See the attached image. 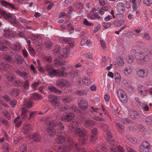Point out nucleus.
<instances>
[{
	"label": "nucleus",
	"instance_id": "c85d7f7f",
	"mask_svg": "<svg viewBox=\"0 0 152 152\" xmlns=\"http://www.w3.org/2000/svg\"><path fill=\"white\" fill-rule=\"evenodd\" d=\"M130 3L132 4V9L134 11L137 10L138 7V4L137 0H130Z\"/></svg>",
	"mask_w": 152,
	"mask_h": 152
},
{
	"label": "nucleus",
	"instance_id": "f8f14e48",
	"mask_svg": "<svg viewBox=\"0 0 152 152\" xmlns=\"http://www.w3.org/2000/svg\"><path fill=\"white\" fill-rule=\"evenodd\" d=\"M136 74L139 77L144 78L148 74V69L146 68L143 69H136Z\"/></svg>",
	"mask_w": 152,
	"mask_h": 152
},
{
	"label": "nucleus",
	"instance_id": "39448f33",
	"mask_svg": "<svg viewBox=\"0 0 152 152\" xmlns=\"http://www.w3.org/2000/svg\"><path fill=\"white\" fill-rule=\"evenodd\" d=\"M131 55H129L127 59V62L131 63L136 59L139 63L142 64L144 61H147L149 57L147 53L142 52L141 53L137 52L136 50L132 48L131 51Z\"/></svg>",
	"mask_w": 152,
	"mask_h": 152
},
{
	"label": "nucleus",
	"instance_id": "8fccbe9b",
	"mask_svg": "<svg viewBox=\"0 0 152 152\" xmlns=\"http://www.w3.org/2000/svg\"><path fill=\"white\" fill-rule=\"evenodd\" d=\"M52 46L51 42L49 41H47L45 43V46L48 49H50Z\"/></svg>",
	"mask_w": 152,
	"mask_h": 152
},
{
	"label": "nucleus",
	"instance_id": "c756f323",
	"mask_svg": "<svg viewBox=\"0 0 152 152\" xmlns=\"http://www.w3.org/2000/svg\"><path fill=\"white\" fill-rule=\"evenodd\" d=\"M21 111H22V112L21 116L22 118L23 119L26 118L27 117V112L26 108L25 107H22Z\"/></svg>",
	"mask_w": 152,
	"mask_h": 152
},
{
	"label": "nucleus",
	"instance_id": "5fc2aeb1",
	"mask_svg": "<svg viewBox=\"0 0 152 152\" xmlns=\"http://www.w3.org/2000/svg\"><path fill=\"white\" fill-rule=\"evenodd\" d=\"M29 82L28 80H26L24 81L23 87L25 90H28L29 88Z\"/></svg>",
	"mask_w": 152,
	"mask_h": 152
},
{
	"label": "nucleus",
	"instance_id": "c9c22d12",
	"mask_svg": "<svg viewBox=\"0 0 152 152\" xmlns=\"http://www.w3.org/2000/svg\"><path fill=\"white\" fill-rule=\"evenodd\" d=\"M31 38L32 41H38L42 39V37L40 35L34 34L31 36Z\"/></svg>",
	"mask_w": 152,
	"mask_h": 152
},
{
	"label": "nucleus",
	"instance_id": "7c9ffc66",
	"mask_svg": "<svg viewBox=\"0 0 152 152\" xmlns=\"http://www.w3.org/2000/svg\"><path fill=\"white\" fill-rule=\"evenodd\" d=\"M14 123L16 127H18L21 124L22 121L20 119V116L17 117L14 120Z\"/></svg>",
	"mask_w": 152,
	"mask_h": 152
},
{
	"label": "nucleus",
	"instance_id": "79ce46f5",
	"mask_svg": "<svg viewBox=\"0 0 152 152\" xmlns=\"http://www.w3.org/2000/svg\"><path fill=\"white\" fill-rule=\"evenodd\" d=\"M8 49V47L4 45L3 42L0 41V50L5 51H7Z\"/></svg>",
	"mask_w": 152,
	"mask_h": 152
},
{
	"label": "nucleus",
	"instance_id": "13d9d810",
	"mask_svg": "<svg viewBox=\"0 0 152 152\" xmlns=\"http://www.w3.org/2000/svg\"><path fill=\"white\" fill-rule=\"evenodd\" d=\"M105 148L103 146H98L97 148V152H102V151L105 152Z\"/></svg>",
	"mask_w": 152,
	"mask_h": 152
},
{
	"label": "nucleus",
	"instance_id": "6ab92c4d",
	"mask_svg": "<svg viewBox=\"0 0 152 152\" xmlns=\"http://www.w3.org/2000/svg\"><path fill=\"white\" fill-rule=\"evenodd\" d=\"M123 86L126 89H131L132 91L134 90V87L132 86L131 82L127 80H124L122 83Z\"/></svg>",
	"mask_w": 152,
	"mask_h": 152
},
{
	"label": "nucleus",
	"instance_id": "de8ad7c7",
	"mask_svg": "<svg viewBox=\"0 0 152 152\" xmlns=\"http://www.w3.org/2000/svg\"><path fill=\"white\" fill-rule=\"evenodd\" d=\"M23 128L25 130V131L27 132H28L31 129L30 125L27 124H25L23 126Z\"/></svg>",
	"mask_w": 152,
	"mask_h": 152
},
{
	"label": "nucleus",
	"instance_id": "9b49d317",
	"mask_svg": "<svg viewBox=\"0 0 152 152\" xmlns=\"http://www.w3.org/2000/svg\"><path fill=\"white\" fill-rule=\"evenodd\" d=\"M70 83L65 80H58L56 81V85L62 88L64 87L67 88L70 85Z\"/></svg>",
	"mask_w": 152,
	"mask_h": 152
},
{
	"label": "nucleus",
	"instance_id": "1a4fd4ad",
	"mask_svg": "<svg viewBox=\"0 0 152 152\" xmlns=\"http://www.w3.org/2000/svg\"><path fill=\"white\" fill-rule=\"evenodd\" d=\"M105 131V133L107 135V138L108 142L110 144H112V148H110L111 152H117L116 151V146L115 145H114L113 144L114 140L112 139V136L111 133L107 129Z\"/></svg>",
	"mask_w": 152,
	"mask_h": 152
},
{
	"label": "nucleus",
	"instance_id": "a18cd8bd",
	"mask_svg": "<svg viewBox=\"0 0 152 152\" xmlns=\"http://www.w3.org/2000/svg\"><path fill=\"white\" fill-rule=\"evenodd\" d=\"M121 122L122 123L125 124H130L132 123V121L128 118H123L121 120Z\"/></svg>",
	"mask_w": 152,
	"mask_h": 152
},
{
	"label": "nucleus",
	"instance_id": "0e129e2a",
	"mask_svg": "<svg viewBox=\"0 0 152 152\" xmlns=\"http://www.w3.org/2000/svg\"><path fill=\"white\" fill-rule=\"evenodd\" d=\"M31 70L32 71L33 73L35 74H37V71L36 69L34 67L33 64H31L30 67Z\"/></svg>",
	"mask_w": 152,
	"mask_h": 152
},
{
	"label": "nucleus",
	"instance_id": "4d7b16f0",
	"mask_svg": "<svg viewBox=\"0 0 152 152\" xmlns=\"http://www.w3.org/2000/svg\"><path fill=\"white\" fill-rule=\"evenodd\" d=\"M145 122L148 124H150L152 122V116H148L146 118Z\"/></svg>",
	"mask_w": 152,
	"mask_h": 152
},
{
	"label": "nucleus",
	"instance_id": "bb28decb",
	"mask_svg": "<svg viewBox=\"0 0 152 152\" xmlns=\"http://www.w3.org/2000/svg\"><path fill=\"white\" fill-rule=\"evenodd\" d=\"M91 42V41L87 37H85L83 38L80 41V45H83L85 44H89Z\"/></svg>",
	"mask_w": 152,
	"mask_h": 152
},
{
	"label": "nucleus",
	"instance_id": "2eb2a0df",
	"mask_svg": "<svg viewBox=\"0 0 152 152\" xmlns=\"http://www.w3.org/2000/svg\"><path fill=\"white\" fill-rule=\"evenodd\" d=\"M78 105L79 107L83 110H86L88 108V102L82 99L79 100Z\"/></svg>",
	"mask_w": 152,
	"mask_h": 152
},
{
	"label": "nucleus",
	"instance_id": "bf43d9fd",
	"mask_svg": "<svg viewBox=\"0 0 152 152\" xmlns=\"http://www.w3.org/2000/svg\"><path fill=\"white\" fill-rule=\"evenodd\" d=\"M7 77L8 80L9 81L14 82V79H15V78L11 76L10 74H8Z\"/></svg>",
	"mask_w": 152,
	"mask_h": 152
},
{
	"label": "nucleus",
	"instance_id": "7ed1b4c3",
	"mask_svg": "<svg viewBox=\"0 0 152 152\" xmlns=\"http://www.w3.org/2000/svg\"><path fill=\"white\" fill-rule=\"evenodd\" d=\"M60 40L62 43L66 45H65L66 47L63 48L62 49L63 54L64 55L60 54V50L61 48L58 45H56L55 46L54 49L53 50V53L56 55L59 54V57L60 58H65L64 55L67 56L71 55V51L69 48V47L72 48L75 45L74 42L69 38H65L62 37Z\"/></svg>",
	"mask_w": 152,
	"mask_h": 152
},
{
	"label": "nucleus",
	"instance_id": "603ef678",
	"mask_svg": "<svg viewBox=\"0 0 152 152\" xmlns=\"http://www.w3.org/2000/svg\"><path fill=\"white\" fill-rule=\"evenodd\" d=\"M142 31V29L141 27H138L135 28L134 30V32L137 34H134L135 36H137L138 34L140 33Z\"/></svg>",
	"mask_w": 152,
	"mask_h": 152
},
{
	"label": "nucleus",
	"instance_id": "2f4dec72",
	"mask_svg": "<svg viewBox=\"0 0 152 152\" xmlns=\"http://www.w3.org/2000/svg\"><path fill=\"white\" fill-rule=\"evenodd\" d=\"M4 34L6 37L10 38L12 36V30L9 28L5 29L4 30Z\"/></svg>",
	"mask_w": 152,
	"mask_h": 152
},
{
	"label": "nucleus",
	"instance_id": "f704fd0d",
	"mask_svg": "<svg viewBox=\"0 0 152 152\" xmlns=\"http://www.w3.org/2000/svg\"><path fill=\"white\" fill-rule=\"evenodd\" d=\"M0 122L1 124L7 127H8L10 126V124L6 119L3 118H0Z\"/></svg>",
	"mask_w": 152,
	"mask_h": 152
},
{
	"label": "nucleus",
	"instance_id": "423d86ee",
	"mask_svg": "<svg viewBox=\"0 0 152 152\" xmlns=\"http://www.w3.org/2000/svg\"><path fill=\"white\" fill-rule=\"evenodd\" d=\"M71 141L68 142L69 143L70 146H69V144L66 145H63L62 146H59L57 150L59 152H68L70 151V149L72 148H74L75 150H76L78 152H86L85 150L83 149L78 148V145L77 143H74L73 141Z\"/></svg>",
	"mask_w": 152,
	"mask_h": 152
},
{
	"label": "nucleus",
	"instance_id": "a19ab883",
	"mask_svg": "<svg viewBox=\"0 0 152 152\" xmlns=\"http://www.w3.org/2000/svg\"><path fill=\"white\" fill-rule=\"evenodd\" d=\"M20 152H28L26 144H22L20 148Z\"/></svg>",
	"mask_w": 152,
	"mask_h": 152
},
{
	"label": "nucleus",
	"instance_id": "f257e3e1",
	"mask_svg": "<svg viewBox=\"0 0 152 152\" xmlns=\"http://www.w3.org/2000/svg\"><path fill=\"white\" fill-rule=\"evenodd\" d=\"M48 99L51 100L50 102L55 107H58V110L60 111H64L68 113L67 112H70L69 113L63 114L61 116V120L64 121H70L74 118V114L72 112H75L77 113L79 110L78 108L75 105H71L70 107L67 106L66 107H63L60 102H58V98L57 96L53 95H50L48 96Z\"/></svg>",
	"mask_w": 152,
	"mask_h": 152
},
{
	"label": "nucleus",
	"instance_id": "680f3d73",
	"mask_svg": "<svg viewBox=\"0 0 152 152\" xmlns=\"http://www.w3.org/2000/svg\"><path fill=\"white\" fill-rule=\"evenodd\" d=\"M83 83L86 85H89L90 84V80L87 78H85L83 80Z\"/></svg>",
	"mask_w": 152,
	"mask_h": 152
},
{
	"label": "nucleus",
	"instance_id": "49530a36",
	"mask_svg": "<svg viewBox=\"0 0 152 152\" xmlns=\"http://www.w3.org/2000/svg\"><path fill=\"white\" fill-rule=\"evenodd\" d=\"M144 87L142 86H139L138 87V92L142 95L144 96L146 95V94L143 92V90Z\"/></svg>",
	"mask_w": 152,
	"mask_h": 152
},
{
	"label": "nucleus",
	"instance_id": "69168bd1",
	"mask_svg": "<svg viewBox=\"0 0 152 152\" xmlns=\"http://www.w3.org/2000/svg\"><path fill=\"white\" fill-rule=\"evenodd\" d=\"M53 69L52 66L50 64H47L45 67V70L47 71H48L49 72Z\"/></svg>",
	"mask_w": 152,
	"mask_h": 152
},
{
	"label": "nucleus",
	"instance_id": "f03ea898",
	"mask_svg": "<svg viewBox=\"0 0 152 152\" xmlns=\"http://www.w3.org/2000/svg\"><path fill=\"white\" fill-rule=\"evenodd\" d=\"M48 127L47 130L48 132V134L50 137H53L54 135L58 136L56 139V142L59 143H62L64 142H69L72 140V138H70L64 132L62 133L59 129H56L54 130L53 128V126H57L59 129L62 130L64 129V124L61 123L59 122L58 124L56 120H53L51 121L48 122L47 123Z\"/></svg>",
	"mask_w": 152,
	"mask_h": 152
},
{
	"label": "nucleus",
	"instance_id": "4be33fe9",
	"mask_svg": "<svg viewBox=\"0 0 152 152\" xmlns=\"http://www.w3.org/2000/svg\"><path fill=\"white\" fill-rule=\"evenodd\" d=\"M30 138L33 139L35 142H39L41 139V137L37 133H35L33 134L29 135Z\"/></svg>",
	"mask_w": 152,
	"mask_h": 152
},
{
	"label": "nucleus",
	"instance_id": "473e14b6",
	"mask_svg": "<svg viewBox=\"0 0 152 152\" xmlns=\"http://www.w3.org/2000/svg\"><path fill=\"white\" fill-rule=\"evenodd\" d=\"M31 98L35 100H39L41 99H42V97L41 95L37 93H33L31 95Z\"/></svg>",
	"mask_w": 152,
	"mask_h": 152
},
{
	"label": "nucleus",
	"instance_id": "20e7f679",
	"mask_svg": "<svg viewBox=\"0 0 152 152\" xmlns=\"http://www.w3.org/2000/svg\"><path fill=\"white\" fill-rule=\"evenodd\" d=\"M78 123L75 121L71 122L68 125L69 129L71 132H73L76 135L83 137L80 140V145L85 144L88 140V137L86 136V130L82 127L78 126Z\"/></svg>",
	"mask_w": 152,
	"mask_h": 152
},
{
	"label": "nucleus",
	"instance_id": "e433bc0d",
	"mask_svg": "<svg viewBox=\"0 0 152 152\" xmlns=\"http://www.w3.org/2000/svg\"><path fill=\"white\" fill-rule=\"evenodd\" d=\"M3 58L5 60L8 62H11L12 61V59L11 56L8 54H5L3 55Z\"/></svg>",
	"mask_w": 152,
	"mask_h": 152
},
{
	"label": "nucleus",
	"instance_id": "393cba45",
	"mask_svg": "<svg viewBox=\"0 0 152 152\" xmlns=\"http://www.w3.org/2000/svg\"><path fill=\"white\" fill-rule=\"evenodd\" d=\"M48 89L50 91L54 93L61 94L62 91L55 87L52 86H49L48 87Z\"/></svg>",
	"mask_w": 152,
	"mask_h": 152
},
{
	"label": "nucleus",
	"instance_id": "ea45409f",
	"mask_svg": "<svg viewBox=\"0 0 152 152\" xmlns=\"http://www.w3.org/2000/svg\"><path fill=\"white\" fill-rule=\"evenodd\" d=\"M88 16L89 18H91L92 19H96L100 18V16L97 13H94L91 15L88 14Z\"/></svg>",
	"mask_w": 152,
	"mask_h": 152
},
{
	"label": "nucleus",
	"instance_id": "a878e982",
	"mask_svg": "<svg viewBox=\"0 0 152 152\" xmlns=\"http://www.w3.org/2000/svg\"><path fill=\"white\" fill-rule=\"evenodd\" d=\"M124 72V74L127 76H129L132 73V68L129 66H127L123 68Z\"/></svg>",
	"mask_w": 152,
	"mask_h": 152
},
{
	"label": "nucleus",
	"instance_id": "0eeeda50",
	"mask_svg": "<svg viewBox=\"0 0 152 152\" xmlns=\"http://www.w3.org/2000/svg\"><path fill=\"white\" fill-rule=\"evenodd\" d=\"M1 14L5 19L11 24H13L16 23V17L13 14L7 13L4 11L1 12Z\"/></svg>",
	"mask_w": 152,
	"mask_h": 152
},
{
	"label": "nucleus",
	"instance_id": "5701e85b",
	"mask_svg": "<svg viewBox=\"0 0 152 152\" xmlns=\"http://www.w3.org/2000/svg\"><path fill=\"white\" fill-rule=\"evenodd\" d=\"M91 132L92 134L91 135L90 138V140L91 142H94L96 139L95 135H97L98 132L97 129L94 128L91 130Z\"/></svg>",
	"mask_w": 152,
	"mask_h": 152
},
{
	"label": "nucleus",
	"instance_id": "a211bd4d",
	"mask_svg": "<svg viewBox=\"0 0 152 152\" xmlns=\"http://www.w3.org/2000/svg\"><path fill=\"white\" fill-rule=\"evenodd\" d=\"M116 9L118 13H124L125 12V9L124 4L122 2H119L116 1Z\"/></svg>",
	"mask_w": 152,
	"mask_h": 152
},
{
	"label": "nucleus",
	"instance_id": "6e6552de",
	"mask_svg": "<svg viewBox=\"0 0 152 152\" xmlns=\"http://www.w3.org/2000/svg\"><path fill=\"white\" fill-rule=\"evenodd\" d=\"M117 94L119 99L122 102L126 103L127 102L128 99L124 91L119 89L117 91Z\"/></svg>",
	"mask_w": 152,
	"mask_h": 152
},
{
	"label": "nucleus",
	"instance_id": "864d4df0",
	"mask_svg": "<svg viewBox=\"0 0 152 152\" xmlns=\"http://www.w3.org/2000/svg\"><path fill=\"white\" fill-rule=\"evenodd\" d=\"M28 50L31 55L34 56L35 55V50L31 47L28 48Z\"/></svg>",
	"mask_w": 152,
	"mask_h": 152
},
{
	"label": "nucleus",
	"instance_id": "72a5a7b5",
	"mask_svg": "<svg viewBox=\"0 0 152 152\" xmlns=\"http://www.w3.org/2000/svg\"><path fill=\"white\" fill-rule=\"evenodd\" d=\"M73 98L70 96H65L62 98V101L65 103H69L72 100Z\"/></svg>",
	"mask_w": 152,
	"mask_h": 152
},
{
	"label": "nucleus",
	"instance_id": "b1692460",
	"mask_svg": "<svg viewBox=\"0 0 152 152\" xmlns=\"http://www.w3.org/2000/svg\"><path fill=\"white\" fill-rule=\"evenodd\" d=\"M6 7H10L12 9H15L14 5L4 0H0V4Z\"/></svg>",
	"mask_w": 152,
	"mask_h": 152
},
{
	"label": "nucleus",
	"instance_id": "9d476101",
	"mask_svg": "<svg viewBox=\"0 0 152 152\" xmlns=\"http://www.w3.org/2000/svg\"><path fill=\"white\" fill-rule=\"evenodd\" d=\"M151 146L147 141L142 142L139 147V150L141 152H148L151 149Z\"/></svg>",
	"mask_w": 152,
	"mask_h": 152
},
{
	"label": "nucleus",
	"instance_id": "ddd939ff",
	"mask_svg": "<svg viewBox=\"0 0 152 152\" xmlns=\"http://www.w3.org/2000/svg\"><path fill=\"white\" fill-rule=\"evenodd\" d=\"M0 71L3 72V71L8 69L10 71H12L13 67L10 64H7L6 62H1L0 63Z\"/></svg>",
	"mask_w": 152,
	"mask_h": 152
},
{
	"label": "nucleus",
	"instance_id": "4c0bfd02",
	"mask_svg": "<svg viewBox=\"0 0 152 152\" xmlns=\"http://www.w3.org/2000/svg\"><path fill=\"white\" fill-rule=\"evenodd\" d=\"M139 104L141 109L145 111H148L149 110L148 106L146 104L140 103Z\"/></svg>",
	"mask_w": 152,
	"mask_h": 152
},
{
	"label": "nucleus",
	"instance_id": "f3484780",
	"mask_svg": "<svg viewBox=\"0 0 152 152\" xmlns=\"http://www.w3.org/2000/svg\"><path fill=\"white\" fill-rule=\"evenodd\" d=\"M48 73L49 76L51 77L55 76L58 77H63V72H59L58 69H53L49 72Z\"/></svg>",
	"mask_w": 152,
	"mask_h": 152
},
{
	"label": "nucleus",
	"instance_id": "e2e57ef3",
	"mask_svg": "<svg viewBox=\"0 0 152 152\" xmlns=\"http://www.w3.org/2000/svg\"><path fill=\"white\" fill-rule=\"evenodd\" d=\"M93 119L95 120L100 121H105V119L104 118H101L98 116L94 117L93 118Z\"/></svg>",
	"mask_w": 152,
	"mask_h": 152
},
{
	"label": "nucleus",
	"instance_id": "4468645a",
	"mask_svg": "<svg viewBox=\"0 0 152 152\" xmlns=\"http://www.w3.org/2000/svg\"><path fill=\"white\" fill-rule=\"evenodd\" d=\"M94 122L92 120L88 118L85 119L84 121V125L86 128L90 129L95 125Z\"/></svg>",
	"mask_w": 152,
	"mask_h": 152
},
{
	"label": "nucleus",
	"instance_id": "cd10ccee",
	"mask_svg": "<svg viewBox=\"0 0 152 152\" xmlns=\"http://www.w3.org/2000/svg\"><path fill=\"white\" fill-rule=\"evenodd\" d=\"M15 62L18 64H21L23 61L22 57L19 55H16L15 56Z\"/></svg>",
	"mask_w": 152,
	"mask_h": 152
},
{
	"label": "nucleus",
	"instance_id": "aec40b11",
	"mask_svg": "<svg viewBox=\"0 0 152 152\" xmlns=\"http://www.w3.org/2000/svg\"><path fill=\"white\" fill-rule=\"evenodd\" d=\"M129 116L131 119H134L139 118V115L135 110L131 109L129 110Z\"/></svg>",
	"mask_w": 152,
	"mask_h": 152
},
{
	"label": "nucleus",
	"instance_id": "c03bdc74",
	"mask_svg": "<svg viewBox=\"0 0 152 152\" xmlns=\"http://www.w3.org/2000/svg\"><path fill=\"white\" fill-rule=\"evenodd\" d=\"M117 61L118 65L121 66H123L125 63L123 59L121 57L118 58Z\"/></svg>",
	"mask_w": 152,
	"mask_h": 152
},
{
	"label": "nucleus",
	"instance_id": "338daca9",
	"mask_svg": "<svg viewBox=\"0 0 152 152\" xmlns=\"http://www.w3.org/2000/svg\"><path fill=\"white\" fill-rule=\"evenodd\" d=\"M55 64H56L58 65H61V64H64L65 63V62L64 61H60V60H59V58L57 59H56L55 60Z\"/></svg>",
	"mask_w": 152,
	"mask_h": 152
},
{
	"label": "nucleus",
	"instance_id": "6e6d98bb",
	"mask_svg": "<svg viewBox=\"0 0 152 152\" xmlns=\"http://www.w3.org/2000/svg\"><path fill=\"white\" fill-rule=\"evenodd\" d=\"M77 93L80 96L85 95L87 94L86 91L83 90H78L77 91Z\"/></svg>",
	"mask_w": 152,
	"mask_h": 152
},
{
	"label": "nucleus",
	"instance_id": "37998d69",
	"mask_svg": "<svg viewBox=\"0 0 152 152\" xmlns=\"http://www.w3.org/2000/svg\"><path fill=\"white\" fill-rule=\"evenodd\" d=\"M75 7L79 10H82L83 7V4L80 2H77L75 4Z\"/></svg>",
	"mask_w": 152,
	"mask_h": 152
},
{
	"label": "nucleus",
	"instance_id": "412c9836",
	"mask_svg": "<svg viewBox=\"0 0 152 152\" xmlns=\"http://www.w3.org/2000/svg\"><path fill=\"white\" fill-rule=\"evenodd\" d=\"M11 49L15 51L19 52L22 48V46L18 43H14L12 45L10 46Z\"/></svg>",
	"mask_w": 152,
	"mask_h": 152
},
{
	"label": "nucleus",
	"instance_id": "3c124183",
	"mask_svg": "<svg viewBox=\"0 0 152 152\" xmlns=\"http://www.w3.org/2000/svg\"><path fill=\"white\" fill-rule=\"evenodd\" d=\"M40 81H38L37 82H35L32 85L31 87L34 90L37 89V88L40 84Z\"/></svg>",
	"mask_w": 152,
	"mask_h": 152
},
{
	"label": "nucleus",
	"instance_id": "dca6fc26",
	"mask_svg": "<svg viewBox=\"0 0 152 152\" xmlns=\"http://www.w3.org/2000/svg\"><path fill=\"white\" fill-rule=\"evenodd\" d=\"M15 72L18 76L23 78L25 80H26L28 78V73L24 71H21L19 69H17L15 70Z\"/></svg>",
	"mask_w": 152,
	"mask_h": 152
},
{
	"label": "nucleus",
	"instance_id": "774afa93",
	"mask_svg": "<svg viewBox=\"0 0 152 152\" xmlns=\"http://www.w3.org/2000/svg\"><path fill=\"white\" fill-rule=\"evenodd\" d=\"M29 117L30 118H33L36 114V112L35 111H29Z\"/></svg>",
	"mask_w": 152,
	"mask_h": 152
},
{
	"label": "nucleus",
	"instance_id": "09e8293b",
	"mask_svg": "<svg viewBox=\"0 0 152 152\" xmlns=\"http://www.w3.org/2000/svg\"><path fill=\"white\" fill-rule=\"evenodd\" d=\"M13 83L15 86L18 87H20L23 84V82L20 80H15L13 82Z\"/></svg>",
	"mask_w": 152,
	"mask_h": 152
},
{
	"label": "nucleus",
	"instance_id": "052dcab7",
	"mask_svg": "<svg viewBox=\"0 0 152 152\" xmlns=\"http://www.w3.org/2000/svg\"><path fill=\"white\" fill-rule=\"evenodd\" d=\"M123 23V21L122 20H118V21H115L114 23V25L115 26L119 27L121 26Z\"/></svg>",
	"mask_w": 152,
	"mask_h": 152
},
{
	"label": "nucleus",
	"instance_id": "58836bf2",
	"mask_svg": "<svg viewBox=\"0 0 152 152\" xmlns=\"http://www.w3.org/2000/svg\"><path fill=\"white\" fill-rule=\"evenodd\" d=\"M19 93V90L17 88H13L10 91V93L15 96H17Z\"/></svg>",
	"mask_w": 152,
	"mask_h": 152
}]
</instances>
